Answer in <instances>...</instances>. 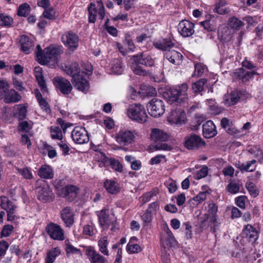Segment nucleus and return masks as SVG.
<instances>
[{
    "mask_svg": "<svg viewBox=\"0 0 263 263\" xmlns=\"http://www.w3.org/2000/svg\"><path fill=\"white\" fill-rule=\"evenodd\" d=\"M131 60L132 65L131 69L137 75L145 76L148 73V71L142 68L140 65H142L145 67H152L154 65V60L148 53L141 52L133 55Z\"/></svg>",
    "mask_w": 263,
    "mask_h": 263,
    "instance_id": "f257e3e1",
    "label": "nucleus"
},
{
    "mask_svg": "<svg viewBox=\"0 0 263 263\" xmlns=\"http://www.w3.org/2000/svg\"><path fill=\"white\" fill-rule=\"evenodd\" d=\"M187 85L185 83L182 84L176 88L168 89L164 92L163 96L170 104L178 105L187 101Z\"/></svg>",
    "mask_w": 263,
    "mask_h": 263,
    "instance_id": "f03ea898",
    "label": "nucleus"
},
{
    "mask_svg": "<svg viewBox=\"0 0 263 263\" xmlns=\"http://www.w3.org/2000/svg\"><path fill=\"white\" fill-rule=\"evenodd\" d=\"M36 49V56L41 64L47 65L50 62L53 64L58 63L61 52L60 47L50 46L47 49L45 53L40 45H37Z\"/></svg>",
    "mask_w": 263,
    "mask_h": 263,
    "instance_id": "7ed1b4c3",
    "label": "nucleus"
},
{
    "mask_svg": "<svg viewBox=\"0 0 263 263\" xmlns=\"http://www.w3.org/2000/svg\"><path fill=\"white\" fill-rule=\"evenodd\" d=\"M127 115L132 120L140 123L146 122L148 118L144 107L141 104L137 103H134L129 106Z\"/></svg>",
    "mask_w": 263,
    "mask_h": 263,
    "instance_id": "20e7f679",
    "label": "nucleus"
},
{
    "mask_svg": "<svg viewBox=\"0 0 263 263\" xmlns=\"http://www.w3.org/2000/svg\"><path fill=\"white\" fill-rule=\"evenodd\" d=\"M135 138L134 133L128 130H121L117 134L116 140L120 145L117 147L118 150L122 149L126 151L127 148L125 146H128L134 142Z\"/></svg>",
    "mask_w": 263,
    "mask_h": 263,
    "instance_id": "39448f33",
    "label": "nucleus"
},
{
    "mask_svg": "<svg viewBox=\"0 0 263 263\" xmlns=\"http://www.w3.org/2000/svg\"><path fill=\"white\" fill-rule=\"evenodd\" d=\"M147 108L149 114L154 117H159L165 112L163 101L158 98L152 99L147 104Z\"/></svg>",
    "mask_w": 263,
    "mask_h": 263,
    "instance_id": "423d86ee",
    "label": "nucleus"
},
{
    "mask_svg": "<svg viewBox=\"0 0 263 263\" xmlns=\"http://www.w3.org/2000/svg\"><path fill=\"white\" fill-rule=\"evenodd\" d=\"M80 192V188L76 185L67 184L59 190V195L69 202L74 201Z\"/></svg>",
    "mask_w": 263,
    "mask_h": 263,
    "instance_id": "0eeeda50",
    "label": "nucleus"
},
{
    "mask_svg": "<svg viewBox=\"0 0 263 263\" xmlns=\"http://www.w3.org/2000/svg\"><path fill=\"white\" fill-rule=\"evenodd\" d=\"M205 144L204 141L199 136L195 134H192L185 137L184 145L187 149H198Z\"/></svg>",
    "mask_w": 263,
    "mask_h": 263,
    "instance_id": "6e6552de",
    "label": "nucleus"
},
{
    "mask_svg": "<svg viewBox=\"0 0 263 263\" xmlns=\"http://www.w3.org/2000/svg\"><path fill=\"white\" fill-rule=\"evenodd\" d=\"M72 140L77 144L87 143L89 140L88 133L84 127L77 126L71 132Z\"/></svg>",
    "mask_w": 263,
    "mask_h": 263,
    "instance_id": "1a4fd4ad",
    "label": "nucleus"
},
{
    "mask_svg": "<svg viewBox=\"0 0 263 263\" xmlns=\"http://www.w3.org/2000/svg\"><path fill=\"white\" fill-rule=\"evenodd\" d=\"M53 82L57 89L64 95H68L72 91V85L64 78L55 77L53 79Z\"/></svg>",
    "mask_w": 263,
    "mask_h": 263,
    "instance_id": "9d476101",
    "label": "nucleus"
},
{
    "mask_svg": "<svg viewBox=\"0 0 263 263\" xmlns=\"http://www.w3.org/2000/svg\"><path fill=\"white\" fill-rule=\"evenodd\" d=\"M45 230L52 239L63 240L65 239L63 230L61 226L56 223H49L47 225Z\"/></svg>",
    "mask_w": 263,
    "mask_h": 263,
    "instance_id": "9b49d317",
    "label": "nucleus"
},
{
    "mask_svg": "<svg viewBox=\"0 0 263 263\" xmlns=\"http://www.w3.org/2000/svg\"><path fill=\"white\" fill-rule=\"evenodd\" d=\"M61 39L63 44L72 51L78 47L79 37L71 31L63 34Z\"/></svg>",
    "mask_w": 263,
    "mask_h": 263,
    "instance_id": "f8f14e48",
    "label": "nucleus"
},
{
    "mask_svg": "<svg viewBox=\"0 0 263 263\" xmlns=\"http://www.w3.org/2000/svg\"><path fill=\"white\" fill-rule=\"evenodd\" d=\"M37 198L43 202H50L53 201L54 196L52 190L47 185H41L36 188Z\"/></svg>",
    "mask_w": 263,
    "mask_h": 263,
    "instance_id": "ddd939ff",
    "label": "nucleus"
},
{
    "mask_svg": "<svg viewBox=\"0 0 263 263\" xmlns=\"http://www.w3.org/2000/svg\"><path fill=\"white\" fill-rule=\"evenodd\" d=\"M194 23L188 20H183L178 24V31L182 37H189L194 33Z\"/></svg>",
    "mask_w": 263,
    "mask_h": 263,
    "instance_id": "4468645a",
    "label": "nucleus"
},
{
    "mask_svg": "<svg viewBox=\"0 0 263 263\" xmlns=\"http://www.w3.org/2000/svg\"><path fill=\"white\" fill-rule=\"evenodd\" d=\"M256 70L252 71H247L243 68H240L235 70L233 73L232 77L234 80H239L243 83L248 82L250 79H253L254 75H258Z\"/></svg>",
    "mask_w": 263,
    "mask_h": 263,
    "instance_id": "2eb2a0df",
    "label": "nucleus"
},
{
    "mask_svg": "<svg viewBox=\"0 0 263 263\" xmlns=\"http://www.w3.org/2000/svg\"><path fill=\"white\" fill-rule=\"evenodd\" d=\"M87 73L82 71L81 74L71 80V82L78 90L86 93L89 89V81L84 78Z\"/></svg>",
    "mask_w": 263,
    "mask_h": 263,
    "instance_id": "dca6fc26",
    "label": "nucleus"
},
{
    "mask_svg": "<svg viewBox=\"0 0 263 263\" xmlns=\"http://www.w3.org/2000/svg\"><path fill=\"white\" fill-rule=\"evenodd\" d=\"M185 114L181 109H172L170 116L167 118V121L171 124H181L184 123Z\"/></svg>",
    "mask_w": 263,
    "mask_h": 263,
    "instance_id": "f3484780",
    "label": "nucleus"
},
{
    "mask_svg": "<svg viewBox=\"0 0 263 263\" xmlns=\"http://www.w3.org/2000/svg\"><path fill=\"white\" fill-rule=\"evenodd\" d=\"M241 90H233L230 94L225 95L223 97V103L227 106H231L237 104L242 96Z\"/></svg>",
    "mask_w": 263,
    "mask_h": 263,
    "instance_id": "a211bd4d",
    "label": "nucleus"
},
{
    "mask_svg": "<svg viewBox=\"0 0 263 263\" xmlns=\"http://www.w3.org/2000/svg\"><path fill=\"white\" fill-rule=\"evenodd\" d=\"M74 214L72 209L66 206L61 211V218L67 227H70L74 223Z\"/></svg>",
    "mask_w": 263,
    "mask_h": 263,
    "instance_id": "6ab92c4d",
    "label": "nucleus"
},
{
    "mask_svg": "<svg viewBox=\"0 0 263 263\" xmlns=\"http://www.w3.org/2000/svg\"><path fill=\"white\" fill-rule=\"evenodd\" d=\"M99 222L102 228H108L111 225L112 220L109 214L108 209H103L100 211L97 212Z\"/></svg>",
    "mask_w": 263,
    "mask_h": 263,
    "instance_id": "aec40b11",
    "label": "nucleus"
},
{
    "mask_svg": "<svg viewBox=\"0 0 263 263\" xmlns=\"http://www.w3.org/2000/svg\"><path fill=\"white\" fill-rule=\"evenodd\" d=\"M63 70L67 74L71 76L72 79L81 74L82 71L79 64L77 62H73L62 67Z\"/></svg>",
    "mask_w": 263,
    "mask_h": 263,
    "instance_id": "412c9836",
    "label": "nucleus"
},
{
    "mask_svg": "<svg viewBox=\"0 0 263 263\" xmlns=\"http://www.w3.org/2000/svg\"><path fill=\"white\" fill-rule=\"evenodd\" d=\"M220 125L221 127L223 128L228 134L231 135L237 136L240 132L238 129L235 128L232 122H231L227 118L224 117L221 119Z\"/></svg>",
    "mask_w": 263,
    "mask_h": 263,
    "instance_id": "4be33fe9",
    "label": "nucleus"
},
{
    "mask_svg": "<svg viewBox=\"0 0 263 263\" xmlns=\"http://www.w3.org/2000/svg\"><path fill=\"white\" fill-rule=\"evenodd\" d=\"M154 47L159 50L167 51H170V49L174 47L175 43L172 42V39L169 38L162 39L153 43Z\"/></svg>",
    "mask_w": 263,
    "mask_h": 263,
    "instance_id": "5701e85b",
    "label": "nucleus"
},
{
    "mask_svg": "<svg viewBox=\"0 0 263 263\" xmlns=\"http://www.w3.org/2000/svg\"><path fill=\"white\" fill-rule=\"evenodd\" d=\"M202 132L203 136L205 138L213 137L217 134L216 126L213 122L209 120L202 125Z\"/></svg>",
    "mask_w": 263,
    "mask_h": 263,
    "instance_id": "b1692460",
    "label": "nucleus"
},
{
    "mask_svg": "<svg viewBox=\"0 0 263 263\" xmlns=\"http://www.w3.org/2000/svg\"><path fill=\"white\" fill-rule=\"evenodd\" d=\"M86 255L91 263H107V260L95 250L89 247L86 250Z\"/></svg>",
    "mask_w": 263,
    "mask_h": 263,
    "instance_id": "393cba45",
    "label": "nucleus"
},
{
    "mask_svg": "<svg viewBox=\"0 0 263 263\" xmlns=\"http://www.w3.org/2000/svg\"><path fill=\"white\" fill-rule=\"evenodd\" d=\"M20 43L21 50L26 54L30 53L33 48V42L26 35L21 36Z\"/></svg>",
    "mask_w": 263,
    "mask_h": 263,
    "instance_id": "a878e982",
    "label": "nucleus"
},
{
    "mask_svg": "<svg viewBox=\"0 0 263 263\" xmlns=\"http://www.w3.org/2000/svg\"><path fill=\"white\" fill-rule=\"evenodd\" d=\"M151 137L152 140L158 142L167 141L169 136L165 132L159 129L153 128L152 129Z\"/></svg>",
    "mask_w": 263,
    "mask_h": 263,
    "instance_id": "bb28decb",
    "label": "nucleus"
},
{
    "mask_svg": "<svg viewBox=\"0 0 263 263\" xmlns=\"http://www.w3.org/2000/svg\"><path fill=\"white\" fill-rule=\"evenodd\" d=\"M165 58L171 63L174 65H179L182 61V55L179 52L173 50L167 52L165 55Z\"/></svg>",
    "mask_w": 263,
    "mask_h": 263,
    "instance_id": "cd10ccee",
    "label": "nucleus"
},
{
    "mask_svg": "<svg viewBox=\"0 0 263 263\" xmlns=\"http://www.w3.org/2000/svg\"><path fill=\"white\" fill-rule=\"evenodd\" d=\"M243 237H248L250 241H255L258 238V232L250 224L245 226L242 231Z\"/></svg>",
    "mask_w": 263,
    "mask_h": 263,
    "instance_id": "c85d7f7f",
    "label": "nucleus"
},
{
    "mask_svg": "<svg viewBox=\"0 0 263 263\" xmlns=\"http://www.w3.org/2000/svg\"><path fill=\"white\" fill-rule=\"evenodd\" d=\"M4 97V101L6 103L17 102L21 99V96L13 89L8 90Z\"/></svg>",
    "mask_w": 263,
    "mask_h": 263,
    "instance_id": "c756f323",
    "label": "nucleus"
},
{
    "mask_svg": "<svg viewBox=\"0 0 263 263\" xmlns=\"http://www.w3.org/2000/svg\"><path fill=\"white\" fill-rule=\"evenodd\" d=\"M37 174L41 178L44 179H51L54 175L53 170L47 165H42L39 169Z\"/></svg>",
    "mask_w": 263,
    "mask_h": 263,
    "instance_id": "7c9ffc66",
    "label": "nucleus"
},
{
    "mask_svg": "<svg viewBox=\"0 0 263 263\" xmlns=\"http://www.w3.org/2000/svg\"><path fill=\"white\" fill-rule=\"evenodd\" d=\"M110 67L111 71L115 74H120L124 70L122 61L119 59H113L110 62Z\"/></svg>",
    "mask_w": 263,
    "mask_h": 263,
    "instance_id": "2f4dec72",
    "label": "nucleus"
},
{
    "mask_svg": "<svg viewBox=\"0 0 263 263\" xmlns=\"http://www.w3.org/2000/svg\"><path fill=\"white\" fill-rule=\"evenodd\" d=\"M137 241V238L136 237L133 236L130 238L126 246V250L129 254L138 253L141 251L140 246L138 244L134 243Z\"/></svg>",
    "mask_w": 263,
    "mask_h": 263,
    "instance_id": "473e14b6",
    "label": "nucleus"
},
{
    "mask_svg": "<svg viewBox=\"0 0 263 263\" xmlns=\"http://www.w3.org/2000/svg\"><path fill=\"white\" fill-rule=\"evenodd\" d=\"M61 254L59 248H52L47 252V256L45 259V263H53L56 258Z\"/></svg>",
    "mask_w": 263,
    "mask_h": 263,
    "instance_id": "72a5a7b5",
    "label": "nucleus"
},
{
    "mask_svg": "<svg viewBox=\"0 0 263 263\" xmlns=\"http://www.w3.org/2000/svg\"><path fill=\"white\" fill-rule=\"evenodd\" d=\"M1 198V208L5 211L8 210H15L16 206L10 201L8 198L5 196H2Z\"/></svg>",
    "mask_w": 263,
    "mask_h": 263,
    "instance_id": "f704fd0d",
    "label": "nucleus"
},
{
    "mask_svg": "<svg viewBox=\"0 0 263 263\" xmlns=\"http://www.w3.org/2000/svg\"><path fill=\"white\" fill-rule=\"evenodd\" d=\"M104 186L106 191L111 194H117L119 191L117 183L114 180H106L104 182Z\"/></svg>",
    "mask_w": 263,
    "mask_h": 263,
    "instance_id": "c9c22d12",
    "label": "nucleus"
},
{
    "mask_svg": "<svg viewBox=\"0 0 263 263\" xmlns=\"http://www.w3.org/2000/svg\"><path fill=\"white\" fill-rule=\"evenodd\" d=\"M88 21L90 23H95L96 21V17L98 13V10L96 5L91 3L88 8Z\"/></svg>",
    "mask_w": 263,
    "mask_h": 263,
    "instance_id": "e433bc0d",
    "label": "nucleus"
},
{
    "mask_svg": "<svg viewBox=\"0 0 263 263\" xmlns=\"http://www.w3.org/2000/svg\"><path fill=\"white\" fill-rule=\"evenodd\" d=\"M207 82V80L204 78L199 79L198 81L192 84V88L195 93L201 92L203 91L204 86Z\"/></svg>",
    "mask_w": 263,
    "mask_h": 263,
    "instance_id": "4c0bfd02",
    "label": "nucleus"
},
{
    "mask_svg": "<svg viewBox=\"0 0 263 263\" xmlns=\"http://www.w3.org/2000/svg\"><path fill=\"white\" fill-rule=\"evenodd\" d=\"M108 245V238L107 236H104L98 241V246L99 250L105 255L108 256L109 252L107 249Z\"/></svg>",
    "mask_w": 263,
    "mask_h": 263,
    "instance_id": "58836bf2",
    "label": "nucleus"
},
{
    "mask_svg": "<svg viewBox=\"0 0 263 263\" xmlns=\"http://www.w3.org/2000/svg\"><path fill=\"white\" fill-rule=\"evenodd\" d=\"M50 136L52 139L62 140L63 136L60 127L59 126H52L50 128Z\"/></svg>",
    "mask_w": 263,
    "mask_h": 263,
    "instance_id": "ea45409f",
    "label": "nucleus"
},
{
    "mask_svg": "<svg viewBox=\"0 0 263 263\" xmlns=\"http://www.w3.org/2000/svg\"><path fill=\"white\" fill-rule=\"evenodd\" d=\"M228 24L231 28L235 30H239L244 26V23L235 16L229 18Z\"/></svg>",
    "mask_w": 263,
    "mask_h": 263,
    "instance_id": "a19ab883",
    "label": "nucleus"
},
{
    "mask_svg": "<svg viewBox=\"0 0 263 263\" xmlns=\"http://www.w3.org/2000/svg\"><path fill=\"white\" fill-rule=\"evenodd\" d=\"M242 184L239 182H230L227 186L228 192L232 194H235L239 192L240 186Z\"/></svg>",
    "mask_w": 263,
    "mask_h": 263,
    "instance_id": "79ce46f5",
    "label": "nucleus"
},
{
    "mask_svg": "<svg viewBox=\"0 0 263 263\" xmlns=\"http://www.w3.org/2000/svg\"><path fill=\"white\" fill-rule=\"evenodd\" d=\"M30 11V7L27 3H23L20 5L17 9V15L20 16L26 17Z\"/></svg>",
    "mask_w": 263,
    "mask_h": 263,
    "instance_id": "37998d69",
    "label": "nucleus"
},
{
    "mask_svg": "<svg viewBox=\"0 0 263 263\" xmlns=\"http://www.w3.org/2000/svg\"><path fill=\"white\" fill-rule=\"evenodd\" d=\"M220 223L218 221V217H210L208 222V226L210 228V231L215 233L219 229Z\"/></svg>",
    "mask_w": 263,
    "mask_h": 263,
    "instance_id": "c03bdc74",
    "label": "nucleus"
},
{
    "mask_svg": "<svg viewBox=\"0 0 263 263\" xmlns=\"http://www.w3.org/2000/svg\"><path fill=\"white\" fill-rule=\"evenodd\" d=\"M13 22V20L10 16L0 14V26L9 27L11 26Z\"/></svg>",
    "mask_w": 263,
    "mask_h": 263,
    "instance_id": "a18cd8bd",
    "label": "nucleus"
},
{
    "mask_svg": "<svg viewBox=\"0 0 263 263\" xmlns=\"http://www.w3.org/2000/svg\"><path fill=\"white\" fill-rule=\"evenodd\" d=\"M207 208L208 213H206V214H209V216L210 217H218L217 215V213L218 212V205L216 203L213 202L209 203Z\"/></svg>",
    "mask_w": 263,
    "mask_h": 263,
    "instance_id": "49530a36",
    "label": "nucleus"
},
{
    "mask_svg": "<svg viewBox=\"0 0 263 263\" xmlns=\"http://www.w3.org/2000/svg\"><path fill=\"white\" fill-rule=\"evenodd\" d=\"M43 15L45 18L50 20H54L57 18L55 11L52 7L45 8Z\"/></svg>",
    "mask_w": 263,
    "mask_h": 263,
    "instance_id": "de8ad7c7",
    "label": "nucleus"
},
{
    "mask_svg": "<svg viewBox=\"0 0 263 263\" xmlns=\"http://www.w3.org/2000/svg\"><path fill=\"white\" fill-rule=\"evenodd\" d=\"M18 172L26 179L31 180L33 179V176L30 168L25 167L18 170Z\"/></svg>",
    "mask_w": 263,
    "mask_h": 263,
    "instance_id": "09e8293b",
    "label": "nucleus"
},
{
    "mask_svg": "<svg viewBox=\"0 0 263 263\" xmlns=\"http://www.w3.org/2000/svg\"><path fill=\"white\" fill-rule=\"evenodd\" d=\"M200 24L202 27H203L204 29L208 31H215L216 29V26L214 24V22H211L210 20L201 22Z\"/></svg>",
    "mask_w": 263,
    "mask_h": 263,
    "instance_id": "8fccbe9b",
    "label": "nucleus"
},
{
    "mask_svg": "<svg viewBox=\"0 0 263 263\" xmlns=\"http://www.w3.org/2000/svg\"><path fill=\"white\" fill-rule=\"evenodd\" d=\"M246 186L252 196L256 197L258 195L259 192L253 182H249V183H247Z\"/></svg>",
    "mask_w": 263,
    "mask_h": 263,
    "instance_id": "3c124183",
    "label": "nucleus"
},
{
    "mask_svg": "<svg viewBox=\"0 0 263 263\" xmlns=\"http://www.w3.org/2000/svg\"><path fill=\"white\" fill-rule=\"evenodd\" d=\"M65 251L67 254H75L80 255V256L82 255V253L80 249L75 248L69 243H66Z\"/></svg>",
    "mask_w": 263,
    "mask_h": 263,
    "instance_id": "603ef678",
    "label": "nucleus"
},
{
    "mask_svg": "<svg viewBox=\"0 0 263 263\" xmlns=\"http://www.w3.org/2000/svg\"><path fill=\"white\" fill-rule=\"evenodd\" d=\"M13 229L14 227L12 225H5L1 232V237L9 236L11 234Z\"/></svg>",
    "mask_w": 263,
    "mask_h": 263,
    "instance_id": "864d4df0",
    "label": "nucleus"
},
{
    "mask_svg": "<svg viewBox=\"0 0 263 263\" xmlns=\"http://www.w3.org/2000/svg\"><path fill=\"white\" fill-rule=\"evenodd\" d=\"M109 163L112 168L114 169L116 171L121 172L122 171L123 166L120 163V162L114 159H110Z\"/></svg>",
    "mask_w": 263,
    "mask_h": 263,
    "instance_id": "5fc2aeb1",
    "label": "nucleus"
},
{
    "mask_svg": "<svg viewBox=\"0 0 263 263\" xmlns=\"http://www.w3.org/2000/svg\"><path fill=\"white\" fill-rule=\"evenodd\" d=\"M60 141L58 143V145L60 147L61 150L63 152V154L64 156L69 155V152L70 151V147L68 143L64 141L60 140Z\"/></svg>",
    "mask_w": 263,
    "mask_h": 263,
    "instance_id": "6e6d98bb",
    "label": "nucleus"
},
{
    "mask_svg": "<svg viewBox=\"0 0 263 263\" xmlns=\"http://www.w3.org/2000/svg\"><path fill=\"white\" fill-rule=\"evenodd\" d=\"M247 197L246 196H239L235 199V203L236 205L242 209H245L246 208V200Z\"/></svg>",
    "mask_w": 263,
    "mask_h": 263,
    "instance_id": "4d7b16f0",
    "label": "nucleus"
},
{
    "mask_svg": "<svg viewBox=\"0 0 263 263\" xmlns=\"http://www.w3.org/2000/svg\"><path fill=\"white\" fill-rule=\"evenodd\" d=\"M18 128L20 132L29 133L31 127L27 121H22L19 123Z\"/></svg>",
    "mask_w": 263,
    "mask_h": 263,
    "instance_id": "13d9d810",
    "label": "nucleus"
},
{
    "mask_svg": "<svg viewBox=\"0 0 263 263\" xmlns=\"http://www.w3.org/2000/svg\"><path fill=\"white\" fill-rule=\"evenodd\" d=\"M8 83L4 80L0 81V97H3L9 90Z\"/></svg>",
    "mask_w": 263,
    "mask_h": 263,
    "instance_id": "bf43d9fd",
    "label": "nucleus"
},
{
    "mask_svg": "<svg viewBox=\"0 0 263 263\" xmlns=\"http://www.w3.org/2000/svg\"><path fill=\"white\" fill-rule=\"evenodd\" d=\"M83 233L84 235L92 236L95 234V228L92 225L87 224L84 226Z\"/></svg>",
    "mask_w": 263,
    "mask_h": 263,
    "instance_id": "052dcab7",
    "label": "nucleus"
},
{
    "mask_svg": "<svg viewBox=\"0 0 263 263\" xmlns=\"http://www.w3.org/2000/svg\"><path fill=\"white\" fill-rule=\"evenodd\" d=\"M97 3L99 7L98 11L99 18L102 20L104 19L105 15V8L102 1H98Z\"/></svg>",
    "mask_w": 263,
    "mask_h": 263,
    "instance_id": "680f3d73",
    "label": "nucleus"
},
{
    "mask_svg": "<svg viewBox=\"0 0 263 263\" xmlns=\"http://www.w3.org/2000/svg\"><path fill=\"white\" fill-rule=\"evenodd\" d=\"M208 173V167L204 166L197 173L195 178L199 180L207 176Z\"/></svg>",
    "mask_w": 263,
    "mask_h": 263,
    "instance_id": "e2e57ef3",
    "label": "nucleus"
},
{
    "mask_svg": "<svg viewBox=\"0 0 263 263\" xmlns=\"http://www.w3.org/2000/svg\"><path fill=\"white\" fill-rule=\"evenodd\" d=\"M156 150L172 151L173 147L165 143H158L155 145Z\"/></svg>",
    "mask_w": 263,
    "mask_h": 263,
    "instance_id": "0e129e2a",
    "label": "nucleus"
},
{
    "mask_svg": "<svg viewBox=\"0 0 263 263\" xmlns=\"http://www.w3.org/2000/svg\"><path fill=\"white\" fill-rule=\"evenodd\" d=\"M207 191H203L200 192L196 196L194 197L193 199L197 202V204L203 201L206 199Z\"/></svg>",
    "mask_w": 263,
    "mask_h": 263,
    "instance_id": "69168bd1",
    "label": "nucleus"
},
{
    "mask_svg": "<svg viewBox=\"0 0 263 263\" xmlns=\"http://www.w3.org/2000/svg\"><path fill=\"white\" fill-rule=\"evenodd\" d=\"M13 84L14 87L20 91H24L25 88L23 86V83L21 81H19L17 78L13 77Z\"/></svg>",
    "mask_w": 263,
    "mask_h": 263,
    "instance_id": "338daca9",
    "label": "nucleus"
},
{
    "mask_svg": "<svg viewBox=\"0 0 263 263\" xmlns=\"http://www.w3.org/2000/svg\"><path fill=\"white\" fill-rule=\"evenodd\" d=\"M9 246V245L6 241L3 240L0 241V257L5 255Z\"/></svg>",
    "mask_w": 263,
    "mask_h": 263,
    "instance_id": "774afa93",
    "label": "nucleus"
}]
</instances>
